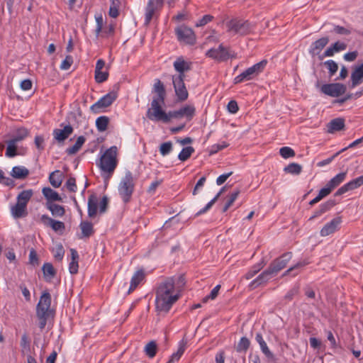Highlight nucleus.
<instances>
[{
  "label": "nucleus",
  "mask_w": 363,
  "mask_h": 363,
  "mask_svg": "<svg viewBox=\"0 0 363 363\" xmlns=\"http://www.w3.org/2000/svg\"><path fill=\"white\" fill-rule=\"evenodd\" d=\"M179 298L175 291L174 277H169L161 282L156 291L155 305L159 312L167 313Z\"/></svg>",
  "instance_id": "1"
},
{
  "label": "nucleus",
  "mask_w": 363,
  "mask_h": 363,
  "mask_svg": "<svg viewBox=\"0 0 363 363\" xmlns=\"http://www.w3.org/2000/svg\"><path fill=\"white\" fill-rule=\"evenodd\" d=\"M152 91L155 95L152 98L150 107L147 111V118L152 121L168 123L167 113L162 108V106L164 104L166 91L163 83L159 79L155 80Z\"/></svg>",
  "instance_id": "2"
},
{
  "label": "nucleus",
  "mask_w": 363,
  "mask_h": 363,
  "mask_svg": "<svg viewBox=\"0 0 363 363\" xmlns=\"http://www.w3.org/2000/svg\"><path fill=\"white\" fill-rule=\"evenodd\" d=\"M291 258V252L284 253L282 255L273 260L266 270L263 271L256 279L250 282L249 286L252 289H254L267 283L270 279L277 274L279 272L285 268Z\"/></svg>",
  "instance_id": "3"
},
{
  "label": "nucleus",
  "mask_w": 363,
  "mask_h": 363,
  "mask_svg": "<svg viewBox=\"0 0 363 363\" xmlns=\"http://www.w3.org/2000/svg\"><path fill=\"white\" fill-rule=\"evenodd\" d=\"M51 295L45 291L40 297L36 306V317L38 320V327L42 330L45 328L50 316L54 315V311L50 308Z\"/></svg>",
  "instance_id": "4"
},
{
  "label": "nucleus",
  "mask_w": 363,
  "mask_h": 363,
  "mask_svg": "<svg viewBox=\"0 0 363 363\" xmlns=\"http://www.w3.org/2000/svg\"><path fill=\"white\" fill-rule=\"evenodd\" d=\"M136 178L130 170L125 172L118 185V193L123 203L130 202L135 191Z\"/></svg>",
  "instance_id": "5"
},
{
  "label": "nucleus",
  "mask_w": 363,
  "mask_h": 363,
  "mask_svg": "<svg viewBox=\"0 0 363 363\" xmlns=\"http://www.w3.org/2000/svg\"><path fill=\"white\" fill-rule=\"evenodd\" d=\"M117 147L112 146L107 149L101 156L99 164V168L104 174L111 175L118 164Z\"/></svg>",
  "instance_id": "6"
},
{
  "label": "nucleus",
  "mask_w": 363,
  "mask_h": 363,
  "mask_svg": "<svg viewBox=\"0 0 363 363\" xmlns=\"http://www.w3.org/2000/svg\"><path fill=\"white\" fill-rule=\"evenodd\" d=\"M227 31L231 35L244 36L251 33L254 29V25L247 20L233 18L226 23Z\"/></svg>",
  "instance_id": "7"
},
{
  "label": "nucleus",
  "mask_w": 363,
  "mask_h": 363,
  "mask_svg": "<svg viewBox=\"0 0 363 363\" xmlns=\"http://www.w3.org/2000/svg\"><path fill=\"white\" fill-rule=\"evenodd\" d=\"M267 64L266 60H263L258 63L255 64L250 67H248L241 74L234 78L233 82L235 84L242 83L243 82L250 81L257 77L261 72H263Z\"/></svg>",
  "instance_id": "8"
},
{
  "label": "nucleus",
  "mask_w": 363,
  "mask_h": 363,
  "mask_svg": "<svg viewBox=\"0 0 363 363\" xmlns=\"http://www.w3.org/2000/svg\"><path fill=\"white\" fill-rule=\"evenodd\" d=\"M174 32L178 41L182 43L193 45L196 42V36L194 31L184 24L177 26Z\"/></svg>",
  "instance_id": "9"
},
{
  "label": "nucleus",
  "mask_w": 363,
  "mask_h": 363,
  "mask_svg": "<svg viewBox=\"0 0 363 363\" xmlns=\"http://www.w3.org/2000/svg\"><path fill=\"white\" fill-rule=\"evenodd\" d=\"M206 55L208 57L219 62H224L230 58L236 57V55L234 52H231L229 49L224 47L223 44L219 45L217 48H211L208 50L206 52Z\"/></svg>",
  "instance_id": "10"
},
{
  "label": "nucleus",
  "mask_w": 363,
  "mask_h": 363,
  "mask_svg": "<svg viewBox=\"0 0 363 363\" xmlns=\"http://www.w3.org/2000/svg\"><path fill=\"white\" fill-rule=\"evenodd\" d=\"M164 0H148L147 6L145 7V23L149 24L153 18L154 14L162 9L164 5ZM174 0H167V4L169 6H172Z\"/></svg>",
  "instance_id": "11"
},
{
  "label": "nucleus",
  "mask_w": 363,
  "mask_h": 363,
  "mask_svg": "<svg viewBox=\"0 0 363 363\" xmlns=\"http://www.w3.org/2000/svg\"><path fill=\"white\" fill-rule=\"evenodd\" d=\"M172 79L177 99L180 101H186L189 94L184 84V77H182L181 75H172Z\"/></svg>",
  "instance_id": "12"
},
{
  "label": "nucleus",
  "mask_w": 363,
  "mask_h": 363,
  "mask_svg": "<svg viewBox=\"0 0 363 363\" xmlns=\"http://www.w3.org/2000/svg\"><path fill=\"white\" fill-rule=\"evenodd\" d=\"M347 87L340 83L325 84L320 87V91L325 95L338 97L345 93Z\"/></svg>",
  "instance_id": "13"
},
{
  "label": "nucleus",
  "mask_w": 363,
  "mask_h": 363,
  "mask_svg": "<svg viewBox=\"0 0 363 363\" xmlns=\"http://www.w3.org/2000/svg\"><path fill=\"white\" fill-rule=\"evenodd\" d=\"M116 99L117 94L115 91H111L99 99L90 108L93 112L99 113L101 108L110 106Z\"/></svg>",
  "instance_id": "14"
},
{
  "label": "nucleus",
  "mask_w": 363,
  "mask_h": 363,
  "mask_svg": "<svg viewBox=\"0 0 363 363\" xmlns=\"http://www.w3.org/2000/svg\"><path fill=\"white\" fill-rule=\"evenodd\" d=\"M363 185V175L359 177H357L349 182L346 183L343 186H342L338 190L335 192V196H340L349 191H352L360 187Z\"/></svg>",
  "instance_id": "15"
},
{
  "label": "nucleus",
  "mask_w": 363,
  "mask_h": 363,
  "mask_svg": "<svg viewBox=\"0 0 363 363\" xmlns=\"http://www.w3.org/2000/svg\"><path fill=\"white\" fill-rule=\"evenodd\" d=\"M192 63L190 61L185 60L183 57H179L173 63L174 69L178 72L177 75L185 77L184 73L191 69Z\"/></svg>",
  "instance_id": "16"
},
{
  "label": "nucleus",
  "mask_w": 363,
  "mask_h": 363,
  "mask_svg": "<svg viewBox=\"0 0 363 363\" xmlns=\"http://www.w3.org/2000/svg\"><path fill=\"white\" fill-rule=\"evenodd\" d=\"M342 220L340 217H336L331 220L329 223H326L320 231V234L323 237L328 236L334 233L341 223Z\"/></svg>",
  "instance_id": "17"
},
{
  "label": "nucleus",
  "mask_w": 363,
  "mask_h": 363,
  "mask_svg": "<svg viewBox=\"0 0 363 363\" xmlns=\"http://www.w3.org/2000/svg\"><path fill=\"white\" fill-rule=\"evenodd\" d=\"M73 130V128L70 125H67L64 126L63 129H54L52 135L54 139L58 143H62L69 138Z\"/></svg>",
  "instance_id": "18"
},
{
  "label": "nucleus",
  "mask_w": 363,
  "mask_h": 363,
  "mask_svg": "<svg viewBox=\"0 0 363 363\" xmlns=\"http://www.w3.org/2000/svg\"><path fill=\"white\" fill-rule=\"evenodd\" d=\"M335 204L336 202L334 199H329L326 202L321 203L318 209L315 210L313 215L308 218V220L311 221L315 218L320 217L323 213L330 211L334 206H335Z\"/></svg>",
  "instance_id": "19"
},
{
  "label": "nucleus",
  "mask_w": 363,
  "mask_h": 363,
  "mask_svg": "<svg viewBox=\"0 0 363 363\" xmlns=\"http://www.w3.org/2000/svg\"><path fill=\"white\" fill-rule=\"evenodd\" d=\"M42 222L52 228L55 232H63L65 229V223L62 221L55 220L50 218L48 215H43L40 218Z\"/></svg>",
  "instance_id": "20"
},
{
  "label": "nucleus",
  "mask_w": 363,
  "mask_h": 363,
  "mask_svg": "<svg viewBox=\"0 0 363 363\" xmlns=\"http://www.w3.org/2000/svg\"><path fill=\"white\" fill-rule=\"evenodd\" d=\"M328 37H323L313 42L309 49V53L313 56L318 55L325 46L328 43Z\"/></svg>",
  "instance_id": "21"
},
{
  "label": "nucleus",
  "mask_w": 363,
  "mask_h": 363,
  "mask_svg": "<svg viewBox=\"0 0 363 363\" xmlns=\"http://www.w3.org/2000/svg\"><path fill=\"white\" fill-rule=\"evenodd\" d=\"M351 80L352 88L360 84L363 82V62L356 67L351 74Z\"/></svg>",
  "instance_id": "22"
},
{
  "label": "nucleus",
  "mask_w": 363,
  "mask_h": 363,
  "mask_svg": "<svg viewBox=\"0 0 363 363\" xmlns=\"http://www.w3.org/2000/svg\"><path fill=\"white\" fill-rule=\"evenodd\" d=\"M347 48V44L343 42L337 41L328 47L324 54V57H332L335 52L345 50Z\"/></svg>",
  "instance_id": "23"
},
{
  "label": "nucleus",
  "mask_w": 363,
  "mask_h": 363,
  "mask_svg": "<svg viewBox=\"0 0 363 363\" xmlns=\"http://www.w3.org/2000/svg\"><path fill=\"white\" fill-rule=\"evenodd\" d=\"M144 278L145 272L143 269H139L136 271L131 278L128 294L134 291L139 285V284L144 279Z\"/></svg>",
  "instance_id": "24"
},
{
  "label": "nucleus",
  "mask_w": 363,
  "mask_h": 363,
  "mask_svg": "<svg viewBox=\"0 0 363 363\" xmlns=\"http://www.w3.org/2000/svg\"><path fill=\"white\" fill-rule=\"evenodd\" d=\"M255 340L259 344L262 352L268 358L274 359V354L269 349L266 342L260 333L256 334Z\"/></svg>",
  "instance_id": "25"
},
{
  "label": "nucleus",
  "mask_w": 363,
  "mask_h": 363,
  "mask_svg": "<svg viewBox=\"0 0 363 363\" xmlns=\"http://www.w3.org/2000/svg\"><path fill=\"white\" fill-rule=\"evenodd\" d=\"M71 260L69 264V271L72 274H75L78 272L79 269V255L75 249H70Z\"/></svg>",
  "instance_id": "26"
},
{
  "label": "nucleus",
  "mask_w": 363,
  "mask_h": 363,
  "mask_svg": "<svg viewBox=\"0 0 363 363\" xmlns=\"http://www.w3.org/2000/svg\"><path fill=\"white\" fill-rule=\"evenodd\" d=\"M26 207L27 206L17 201L16 203L11 208V212L13 218H19L26 216L27 215Z\"/></svg>",
  "instance_id": "27"
},
{
  "label": "nucleus",
  "mask_w": 363,
  "mask_h": 363,
  "mask_svg": "<svg viewBox=\"0 0 363 363\" xmlns=\"http://www.w3.org/2000/svg\"><path fill=\"white\" fill-rule=\"evenodd\" d=\"M42 193L47 200V202L61 201L62 198L59 194L50 187H44Z\"/></svg>",
  "instance_id": "28"
},
{
  "label": "nucleus",
  "mask_w": 363,
  "mask_h": 363,
  "mask_svg": "<svg viewBox=\"0 0 363 363\" xmlns=\"http://www.w3.org/2000/svg\"><path fill=\"white\" fill-rule=\"evenodd\" d=\"M29 174V170L24 166H15L12 168L11 175L17 179H23Z\"/></svg>",
  "instance_id": "29"
},
{
  "label": "nucleus",
  "mask_w": 363,
  "mask_h": 363,
  "mask_svg": "<svg viewBox=\"0 0 363 363\" xmlns=\"http://www.w3.org/2000/svg\"><path fill=\"white\" fill-rule=\"evenodd\" d=\"M45 206L51 212L53 216L62 217L65 213L64 207L59 204H56L52 202H46Z\"/></svg>",
  "instance_id": "30"
},
{
  "label": "nucleus",
  "mask_w": 363,
  "mask_h": 363,
  "mask_svg": "<svg viewBox=\"0 0 363 363\" xmlns=\"http://www.w3.org/2000/svg\"><path fill=\"white\" fill-rule=\"evenodd\" d=\"M345 127V120L341 118H337L332 120L328 125V131L329 133H334L340 131Z\"/></svg>",
  "instance_id": "31"
},
{
  "label": "nucleus",
  "mask_w": 363,
  "mask_h": 363,
  "mask_svg": "<svg viewBox=\"0 0 363 363\" xmlns=\"http://www.w3.org/2000/svg\"><path fill=\"white\" fill-rule=\"evenodd\" d=\"M99 201L95 195H91L88 199V215L94 217L96 215Z\"/></svg>",
  "instance_id": "32"
},
{
  "label": "nucleus",
  "mask_w": 363,
  "mask_h": 363,
  "mask_svg": "<svg viewBox=\"0 0 363 363\" xmlns=\"http://www.w3.org/2000/svg\"><path fill=\"white\" fill-rule=\"evenodd\" d=\"M42 270L45 279L47 281H50L56 274V271L52 264L50 262H46L43 265Z\"/></svg>",
  "instance_id": "33"
},
{
  "label": "nucleus",
  "mask_w": 363,
  "mask_h": 363,
  "mask_svg": "<svg viewBox=\"0 0 363 363\" xmlns=\"http://www.w3.org/2000/svg\"><path fill=\"white\" fill-rule=\"evenodd\" d=\"M346 175V172H340L337 174L327 183L328 186L333 190L345 179Z\"/></svg>",
  "instance_id": "34"
},
{
  "label": "nucleus",
  "mask_w": 363,
  "mask_h": 363,
  "mask_svg": "<svg viewBox=\"0 0 363 363\" xmlns=\"http://www.w3.org/2000/svg\"><path fill=\"white\" fill-rule=\"evenodd\" d=\"M80 228L82 230V236L80 238H89L93 233V225L91 223L88 221H84L80 223Z\"/></svg>",
  "instance_id": "35"
},
{
  "label": "nucleus",
  "mask_w": 363,
  "mask_h": 363,
  "mask_svg": "<svg viewBox=\"0 0 363 363\" xmlns=\"http://www.w3.org/2000/svg\"><path fill=\"white\" fill-rule=\"evenodd\" d=\"M85 140L86 139L84 136L81 135L78 137L75 143L66 150V152L70 155L76 154L80 150Z\"/></svg>",
  "instance_id": "36"
},
{
  "label": "nucleus",
  "mask_w": 363,
  "mask_h": 363,
  "mask_svg": "<svg viewBox=\"0 0 363 363\" xmlns=\"http://www.w3.org/2000/svg\"><path fill=\"white\" fill-rule=\"evenodd\" d=\"M33 195V191L32 189L23 190L17 196V201L27 206Z\"/></svg>",
  "instance_id": "37"
},
{
  "label": "nucleus",
  "mask_w": 363,
  "mask_h": 363,
  "mask_svg": "<svg viewBox=\"0 0 363 363\" xmlns=\"http://www.w3.org/2000/svg\"><path fill=\"white\" fill-rule=\"evenodd\" d=\"M49 181L50 184L55 187L58 188L62 184V174L59 170L52 172L49 176Z\"/></svg>",
  "instance_id": "38"
},
{
  "label": "nucleus",
  "mask_w": 363,
  "mask_h": 363,
  "mask_svg": "<svg viewBox=\"0 0 363 363\" xmlns=\"http://www.w3.org/2000/svg\"><path fill=\"white\" fill-rule=\"evenodd\" d=\"M264 266V263L263 261L257 263L253 265L249 271L245 274V278L246 279H252L255 275H256Z\"/></svg>",
  "instance_id": "39"
},
{
  "label": "nucleus",
  "mask_w": 363,
  "mask_h": 363,
  "mask_svg": "<svg viewBox=\"0 0 363 363\" xmlns=\"http://www.w3.org/2000/svg\"><path fill=\"white\" fill-rule=\"evenodd\" d=\"M284 171L291 174L298 175L302 171V166L295 162L290 163L284 167Z\"/></svg>",
  "instance_id": "40"
},
{
  "label": "nucleus",
  "mask_w": 363,
  "mask_h": 363,
  "mask_svg": "<svg viewBox=\"0 0 363 363\" xmlns=\"http://www.w3.org/2000/svg\"><path fill=\"white\" fill-rule=\"evenodd\" d=\"M194 148L191 146H187L186 147H184L182 150V151L179 153L178 159L182 162L186 161L194 152Z\"/></svg>",
  "instance_id": "41"
},
{
  "label": "nucleus",
  "mask_w": 363,
  "mask_h": 363,
  "mask_svg": "<svg viewBox=\"0 0 363 363\" xmlns=\"http://www.w3.org/2000/svg\"><path fill=\"white\" fill-rule=\"evenodd\" d=\"M109 123V118L107 116H99L96 120V126L99 131L103 132L107 129Z\"/></svg>",
  "instance_id": "42"
},
{
  "label": "nucleus",
  "mask_w": 363,
  "mask_h": 363,
  "mask_svg": "<svg viewBox=\"0 0 363 363\" xmlns=\"http://www.w3.org/2000/svg\"><path fill=\"white\" fill-rule=\"evenodd\" d=\"M120 0H111L108 14L112 18H117L119 15Z\"/></svg>",
  "instance_id": "43"
},
{
  "label": "nucleus",
  "mask_w": 363,
  "mask_h": 363,
  "mask_svg": "<svg viewBox=\"0 0 363 363\" xmlns=\"http://www.w3.org/2000/svg\"><path fill=\"white\" fill-rule=\"evenodd\" d=\"M28 134V131L27 129L21 128L16 130V133L13 135L11 140L16 143H18L24 140L27 137Z\"/></svg>",
  "instance_id": "44"
},
{
  "label": "nucleus",
  "mask_w": 363,
  "mask_h": 363,
  "mask_svg": "<svg viewBox=\"0 0 363 363\" xmlns=\"http://www.w3.org/2000/svg\"><path fill=\"white\" fill-rule=\"evenodd\" d=\"M250 342L246 337H242L236 346V351L245 352L250 347Z\"/></svg>",
  "instance_id": "45"
},
{
  "label": "nucleus",
  "mask_w": 363,
  "mask_h": 363,
  "mask_svg": "<svg viewBox=\"0 0 363 363\" xmlns=\"http://www.w3.org/2000/svg\"><path fill=\"white\" fill-rule=\"evenodd\" d=\"M157 344L155 341H150L145 347V352L146 354L152 358L156 355L157 353Z\"/></svg>",
  "instance_id": "46"
},
{
  "label": "nucleus",
  "mask_w": 363,
  "mask_h": 363,
  "mask_svg": "<svg viewBox=\"0 0 363 363\" xmlns=\"http://www.w3.org/2000/svg\"><path fill=\"white\" fill-rule=\"evenodd\" d=\"M182 117H186L187 120H191L195 114V108L193 106L186 105L180 108Z\"/></svg>",
  "instance_id": "47"
},
{
  "label": "nucleus",
  "mask_w": 363,
  "mask_h": 363,
  "mask_svg": "<svg viewBox=\"0 0 363 363\" xmlns=\"http://www.w3.org/2000/svg\"><path fill=\"white\" fill-rule=\"evenodd\" d=\"M224 188H223L216 196L213 199H212L206 206L205 207H203L202 209H201L200 211H199L196 213V216H201V214H203L205 213H206L211 207L212 206L216 203V201L218 200V199L219 198L222 191L223 190Z\"/></svg>",
  "instance_id": "48"
},
{
  "label": "nucleus",
  "mask_w": 363,
  "mask_h": 363,
  "mask_svg": "<svg viewBox=\"0 0 363 363\" xmlns=\"http://www.w3.org/2000/svg\"><path fill=\"white\" fill-rule=\"evenodd\" d=\"M16 144L17 143L12 141L11 140H9L7 142V147H6V154H5L7 157H13L17 155Z\"/></svg>",
  "instance_id": "49"
},
{
  "label": "nucleus",
  "mask_w": 363,
  "mask_h": 363,
  "mask_svg": "<svg viewBox=\"0 0 363 363\" xmlns=\"http://www.w3.org/2000/svg\"><path fill=\"white\" fill-rule=\"evenodd\" d=\"M324 65L328 69L330 76H333L338 69L337 64L333 60H328L324 62Z\"/></svg>",
  "instance_id": "50"
},
{
  "label": "nucleus",
  "mask_w": 363,
  "mask_h": 363,
  "mask_svg": "<svg viewBox=\"0 0 363 363\" xmlns=\"http://www.w3.org/2000/svg\"><path fill=\"white\" fill-rule=\"evenodd\" d=\"M240 194V190L237 189L235 191H233L229 196L228 200L225 203L223 211L225 212L228 211V209L232 206V204L234 203V201L237 199L238 195Z\"/></svg>",
  "instance_id": "51"
},
{
  "label": "nucleus",
  "mask_w": 363,
  "mask_h": 363,
  "mask_svg": "<svg viewBox=\"0 0 363 363\" xmlns=\"http://www.w3.org/2000/svg\"><path fill=\"white\" fill-rule=\"evenodd\" d=\"M172 150V143L170 141L163 143L160 145V152L162 156L169 155Z\"/></svg>",
  "instance_id": "52"
},
{
  "label": "nucleus",
  "mask_w": 363,
  "mask_h": 363,
  "mask_svg": "<svg viewBox=\"0 0 363 363\" xmlns=\"http://www.w3.org/2000/svg\"><path fill=\"white\" fill-rule=\"evenodd\" d=\"M280 155L285 159L292 157L295 155L294 150L289 147H283L279 150Z\"/></svg>",
  "instance_id": "53"
},
{
  "label": "nucleus",
  "mask_w": 363,
  "mask_h": 363,
  "mask_svg": "<svg viewBox=\"0 0 363 363\" xmlns=\"http://www.w3.org/2000/svg\"><path fill=\"white\" fill-rule=\"evenodd\" d=\"M65 255V250L61 244L57 245L53 250V256L54 257L59 261H61L63 259Z\"/></svg>",
  "instance_id": "54"
},
{
  "label": "nucleus",
  "mask_w": 363,
  "mask_h": 363,
  "mask_svg": "<svg viewBox=\"0 0 363 363\" xmlns=\"http://www.w3.org/2000/svg\"><path fill=\"white\" fill-rule=\"evenodd\" d=\"M20 345L22 348L23 352L30 351V340L26 333L22 335L20 342Z\"/></svg>",
  "instance_id": "55"
},
{
  "label": "nucleus",
  "mask_w": 363,
  "mask_h": 363,
  "mask_svg": "<svg viewBox=\"0 0 363 363\" xmlns=\"http://www.w3.org/2000/svg\"><path fill=\"white\" fill-rule=\"evenodd\" d=\"M108 77V72L105 71H95V80L97 83H103Z\"/></svg>",
  "instance_id": "56"
},
{
  "label": "nucleus",
  "mask_w": 363,
  "mask_h": 363,
  "mask_svg": "<svg viewBox=\"0 0 363 363\" xmlns=\"http://www.w3.org/2000/svg\"><path fill=\"white\" fill-rule=\"evenodd\" d=\"M220 286L216 285L211 291L209 295L205 296L202 301L203 303H206L209 299L213 300L216 298V296L218 294L219 290H220Z\"/></svg>",
  "instance_id": "57"
},
{
  "label": "nucleus",
  "mask_w": 363,
  "mask_h": 363,
  "mask_svg": "<svg viewBox=\"0 0 363 363\" xmlns=\"http://www.w3.org/2000/svg\"><path fill=\"white\" fill-rule=\"evenodd\" d=\"M308 264H309V262H308L307 260L300 261V262H297L296 264H294L293 267L289 268L286 271H285L283 276H286V275L289 274L290 272H291L296 269H298L307 265Z\"/></svg>",
  "instance_id": "58"
},
{
  "label": "nucleus",
  "mask_w": 363,
  "mask_h": 363,
  "mask_svg": "<svg viewBox=\"0 0 363 363\" xmlns=\"http://www.w3.org/2000/svg\"><path fill=\"white\" fill-rule=\"evenodd\" d=\"M308 264H309V262H308L307 260L300 261V262H297L296 264H294L293 267L289 268L286 271H285L283 276H286V275L289 274L290 272H291L296 269H298L307 265Z\"/></svg>",
  "instance_id": "59"
},
{
  "label": "nucleus",
  "mask_w": 363,
  "mask_h": 363,
  "mask_svg": "<svg viewBox=\"0 0 363 363\" xmlns=\"http://www.w3.org/2000/svg\"><path fill=\"white\" fill-rule=\"evenodd\" d=\"M333 31L335 33H337L338 35H348L351 34V33H352L351 29H349V28H345L343 26H340L338 25L334 26Z\"/></svg>",
  "instance_id": "60"
},
{
  "label": "nucleus",
  "mask_w": 363,
  "mask_h": 363,
  "mask_svg": "<svg viewBox=\"0 0 363 363\" xmlns=\"http://www.w3.org/2000/svg\"><path fill=\"white\" fill-rule=\"evenodd\" d=\"M213 19V16L209 14L204 15L196 24V27H202L211 22Z\"/></svg>",
  "instance_id": "61"
},
{
  "label": "nucleus",
  "mask_w": 363,
  "mask_h": 363,
  "mask_svg": "<svg viewBox=\"0 0 363 363\" xmlns=\"http://www.w3.org/2000/svg\"><path fill=\"white\" fill-rule=\"evenodd\" d=\"M73 63V58L71 55H67L65 60L60 65V69L62 70H67L70 68Z\"/></svg>",
  "instance_id": "62"
},
{
  "label": "nucleus",
  "mask_w": 363,
  "mask_h": 363,
  "mask_svg": "<svg viewBox=\"0 0 363 363\" xmlns=\"http://www.w3.org/2000/svg\"><path fill=\"white\" fill-rule=\"evenodd\" d=\"M34 143L38 150L42 151L45 149V140L42 135H36Z\"/></svg>",
  "instance_id": "63"
},
{
  "label": "nucleus",
  "mask_w": 363,
  "mask_h": 363,
  "mask_svg": "<svg viewBox=\"0 0 363 363\" xmlns=\"http://www.w3.org/2000/svg\"><path fill=\"white\" fill-rule=\"evenodd\" d=\"M65 186H67V189L71 192H75L77 191V187L76 184V179L74 177H69L66 184Z\"/></svg>",
  "instance_id": "64"
}]
</instances>
